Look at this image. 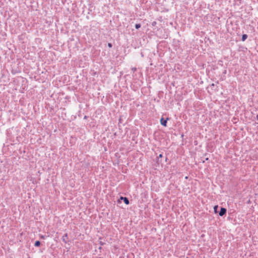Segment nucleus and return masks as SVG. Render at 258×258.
I'll return each mask as SVG.
<instances>
[{"label": "nucleus", "mask_w": 258, "mask_h": 258, "mask_svg": "<svg viewBox=\"0 0 258 258\" xmlns=\"http://www.w3.org/2000/svg\"><path fill=\"white\" fill-rule=\"evenodd\" d=\"M226 212H227V210L226 208H223V207H221L220 211L219 212V215L221 217L223 216L224 215H225L226 214Z\"/></svg>", "instance_id": "1"}, {"label": "nucleus", "mask_w": 258, "mask_h": 258, "mask_svg": "<svg viewBox=\"0 0 258 258\" xmlns=\"http://www.w3.org/2000/svg\"><path fill=\"white\" fill-rule=\"evenodd\" d=\"M169 119L168 118H166V119H164L163 117L160 119V123L162 125L164 126H167V121Z\"/></svg>", "instance_id": "2"}, {"label": "nucleus", "mask_w": 258, "mask_h": 258, "mask_svg": "<svg viewBox=\"0 0 258 258\" xmlns=\"http://www.w3.org/2000/svg\"><path fill=\"white\" fill-rule=\"evenodd\" d=\"M119 200H122L126 205H128L130 204L128 199L125 197H120Z\"/></svg>", "instance_id": "3"}, {"label": "nucleus", "mask_w": 258, "mask_h": 258, "mask_svg": "<svg viewBox=\"0 0 258 258\" xmlns=\"http://www.w3.org/2000/svg\"><path fill=\"white\" fill-rule=\"evenodd\" d=\"M68 234H67V233L64 234L63 235V236L62 237V238H61V240H62V241L64 243H68L69 241H67V240H66V239H67V238H68Z\"/></svg>", "instance_id": "4"}, {"label": "nucleus", "mask_w": 258, "mask_h": 258, "mask_svg": "<svg viewBox=\"0 0 258 258\" xmlns=\"http://www.w3.org/2000/svg\"><path fill=\"white\" fill-rule=\"evenodd\" d=\"M247 35L246 34H244L242 35L241 40L242 41H244L247 38Z\"/></svg>", "instance_id": "5"}, {"label": "nucleus", "mask_w": 258, "mask_h": 258, "mask_svg": "<svg viewBox=\"0 0 258 258\" xmlns=\"http://www.w3.org/2000/svg\"><path fill=\"white\" fill-rule=\"evenodd\" d=\"M163 157V155L162 154H159V155L157 157V162L159 164L161 162V160H159V158H161Z\"/></svg>", "instance_id": "6"}, {"label": "nucleus", "mask_w": 258, "mask_h": 258, "mask_svg": "<svg viewBox=\"0 0 258 258\" xmlns=\"http://www.w3.org/2000/svg\"><path fill=\"white\" fill-rule=\"evenodd\" d=\"M41 244V243L39 241L37 240V241H36L35 243H34V246L35 247H39Z\"/></svg>", "instance_id": "7"}, {"label": "nucleus", "mask_w": 258, "mask_h": 258, "mask_svg": "<svg viewBox=\"0 0 258 258\" xmlns=\"http://www.w3.org/2000/svg\"><path fill=\"white\" fill-rule=\"evenodd\" d=\"M219 207L218 205H215L214 207V212L215 213H217L218 212V209Z\"/></svg>", "instance_id": "8"}, {"label": "nucleus", "mask_w": 258, "mask_h": 258, "mask_svg": "<svg viewBox=\"0 0 258 258\" xmlns=\"http://www.w3.org/2000/svg\"><path fill=\"white\" fill-rule=\"evenodd\" d=\"M141 27V25L140 24H135V28L137 29L140 28Z\"/></svg>", "instance_id": "9"}, {"label": "nucleus", "mask_w": 258, "mask_h": 258, "mask_svg": "<svg viewBox=\"0 0 258 258\" xmlns=\"http://www.w3.org/2000/svg\"><path fill=\"white\" fill-rule=\"evenodd\" d=\"M108 46L110 48L112 47V44L111 43H108V44H107Z\"/></svg>", "instance_id": "10"}, {"label": "nucleus", "mask_w": 258, "mask_h": 258, "mask_svg": "<svg viewBox=\"0 0 258 258\" xmlns=\"http://www.w3.org/2000/svg\"><path fill=\"white\" fill-rule=\"evenodd\" d=\"M45 237V235H42L41 236V238H42V239H44Z\"/></svg>", "instance_id": "11"}, {"label": "nucleus", "mask_w": 258, "mask_h": 258, "mask_svg": "<svg viewBox=\"0 0 258 258\" xmlns=\"http://www.w3.org/2000/svg\"><path fill=\"white\" fill-rule=\"evenodd\" d=\"M12 73L13 74H15V73L14 72L13 70L12 71Z\"/></svg>", "instance_id": "12"}, {"label": "nucleus", "mask_w": 258, "mask_h": 258, "mask_svg": "<svg viewBox=\"0 0 258 258\" xmlns=\"http://www.w3.org/2000/svg\"><path fill=\"white\" fill-rule=\"evenodd\" d=\"M256 120L258 121V114L256 115Z\"/></svg>", "instance_id": "13"}, {"label": "nucleus", "mask_w": 258, "mask_h": 258, "mask_svg": "<svg viewBox=\"0 0 258 258\" xmlns=\"http://www.w3.org/2000/svg\"><path fill=\"white\" fill-rule=\"evenodd\" d=\"M133 70L136 71V68H134V69H133Z\"/></svg>", "instance_id": "14"}, {"label": "nucleus", "mask_w": 258, "mask_h": 258, "mask_svg": "<svg viewBox=\"0 0 258 258\" xmlns=\"http://www.w3.org/2000/svg\"><path fill=\"white\" fill-rule=\"evenodd\" d=\"M206 160H209V158H207L206 159Z\"/></svg>", "instance_id": "15"}]
</instances>
